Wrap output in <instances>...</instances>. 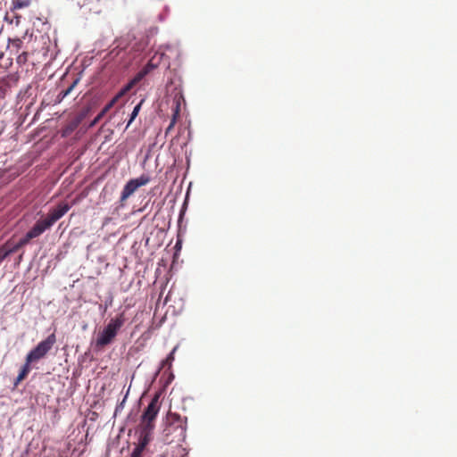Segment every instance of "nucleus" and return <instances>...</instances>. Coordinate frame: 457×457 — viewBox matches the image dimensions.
Instances as JSON below:
<instances>
[{
	"instance_id": "1",
	"label": "nucleus",
	"mask_w": 457,
	"mask_h": 457,
	"mask_svg": "<svg viewBox=\"0 0 457 457\" xmlns=\"http://www.w3.org/2000/svg\"><path fill=\"white\" fill-rule=\"evenodd\" d=\"M187 418L177 413L170 412L167 416V425L163 429V441L165 444L182 443L186 439Z\"/></svg>"
},
{
	"instance_id": "2",
	"label": "nucleus",
	"mask_w": 457,
	"mask_h": 457,
	"mask_svg": "<svg viewBox=\"0 0 457 457\" xmlns=\"http://www.w3.org/2000/svg\"><path fill=\"white\" fill-rule=\"evenodd\" d=\"M160 395L155 394L144 411L138 426L139 435L152 438L154 421L160 411Z\"/></svg>"
},
{
	"instance_id": "3",
	"label": "nucleus",
	"mask_w": 457,
	"mask_h": 457,
	"mask_svg": "<svg viewBox=\"0 0 457 457\" xmlns=\"http://www.w3.org/2000/svg\"><path fill=\"white\" fill-rule=\"evenodd\" d=\"M124 323V313H120L115 318L111 319L107 326L98 334L96 340V346L101 349L110 345L114 340Z\"/></svg>"
},
{
	"instance_id": "4",
	"label": "nucleus",
	"mask_w": 457,
	"mask_h": 457,
	"mask_svg": "<svg viewBox=\"0 0 457 457\" xmlns=\"http://www.w3.org/2000/svg\"><path fill=\"white\" fill-rule=\"evenodd\" d=\"M56 343L54 333L49 335L45 340L37 344L26 356L27 362L34 363L43 359Z\"/></svg>"
},
{
	"instance_id": "5",
	"label": "nucleus",
	"mask_w": 457,
	"mask_h": 457,
	"mask_svg": "<svg viewBox=\"0 0 457 457\" xmlns=\"http://www.w3.org/2000/svg\"><path fill=\"white\" fill-rule=\"evenodd\" d=\"M149 181V178L145 175L135 179H130L122 189L120 200L124 201L128 199L138 187L146 185Z\"/></svg>"
},
{
	"instance_id": "6",
	"label": "nucleus",
	"mask_w": 457,
	"mask_h": 457,
	"mask_svg": "<svg viewBox=\"0 0 457 457\" xmlns=\"http://www.w3.org/2000/svg\"><path fill=\"white\" fill-rule=\"evenodd\" d=\"M70 209L71 205L67 203L59 204L55 208L51 209L47 216L43 219L46 221V225L51 228L58 220L64 216Z\"/></svg>"
},
{
	"instance_id": "7",
	"label": "nucleus",
	"mask_w": 457,
	"mask_h": 457,
	"mask_svg": "<svg viewBox=\"0 0 457 457\" xmlns=\"http://www.w3.org/2000/svg\"><path fill=\"white\" fill-rule=\"evenodd\" d=\"M48 228H50V227L46 225L44 220H38L23 237V243L29 244L31 239L39 237Z\"/></svg>"
},
{
	"instance_id": "8",
	"label": "nucleus",
	"mask_w": 457,
	"mask_h": 457,
	"mask_svg": "<svg viewBox=\"0 0 457 457\" xmlns=\"http://www.w3.org/2000/svg\"><path fill=\"white\" fill-rule=\"evenodd\" d=\"M152 438L145 436L139 435L138 443L133 450L130 457H142V453L145 446L149 444Z\"/></svg>"
},
{
	"instance_id": "9",
	"label": "nucleus",
	"mask_w": 457,
	"mask_h": 457,
	"mask_svg": "<svg viewBox=\"0 0 457 457\" xmlns=\"http://www.w3.org/2000/svg\"><path fill=\"white\" fill-rule=\"evenodd\" d=\"M163 54L158 55L157 54H154L149 62L146 63V65L143 68L145 71H146V74L151 72L153 70L156 69L160 63L161 59L162 58Z\"/></svg>"
},
{
	"instance_id": "10",
	"label": "nucleus",
	"mask_w": 457,
	"mask_h": 457,
	"mask_svg": "<svg viewBox=\"0 0 457 457\" xmlns=\"http://www.w3.org/2000/svg\"><path fill=\"white\" fill-rule=\"evenodd\" d=\"M6 248L10 254L16 253L19 249L27 245V243H23V237L19 240L17 243H13L11 240L7 241L5 244Z\"/></svg>"
},
{
	"instance_id": "11",
	"label": "nucleus",
	"mask_w": 457,
	"mask_h": 457,
	"mask_svg": "<svg viewBox=\"0 0 457 457\" xmlns=\"http://www.w3.org/2000/svg\"><path fill=\"white\" fill-rule=\"evenodd\" d=\"M79 81V79H76L67 89L62 90L56 97V102L61 103L68 95H70L74 87L78 85Z\"/></svg>"
},
{
	"instance_id": "12",
	"label": "nucleus",
	"mask_w": 457,
	"mask_h": 457,
	"mask_svg": "<svg viewBox=\"0 0 457 457\" xmlns=\"http://www.w3.org/2000/svg\"><path fill=\"white\" fill-rule=\"evenodd\" d=\"M23 41L22 39L17 37L13 39H9L8 47L10 48L12 53L18 54L22 46Z\"/></svg>"
},
{
	"instance_id": "13",
	"label": "nucleus",
	"mask_w": 457,
	"mask_h": 457,
	"mask_svg": "<svg viewBox=\"0 0 457 457\" xmlns=\"http://www.w3.org/2000/svg\"><path fill=\"white\" fill-rule=\"evenodd\" d=\"M31 4V0H12V4L11 7V12H14V11L25 8L29 6Z\"/></svg>"
},
{
	"instance_id": "14",
	"label": "nucleus",
	"mask_w": 457,
	"mask_h": 457,
	"mask_svg": "<svg viewBox=\"0 0 457 457\" xmlns=\"http://www.w3.org/2000/svg\"><path fill=\"white\" fill-rule=\"evenodd\" d=\"M30 364L29 362H27V361L25 360V363L24 365L21 367V370H20V373H19V378L20 379H25L26 377L29 375V371H30Z\"/></svg>"
},
{
	"instance_id": "15",
	"label": "nucleus",
	"mask_w": 457,
	"mask_h": 457,
	"mask_svg": "<svg viewBox=\"0 0 457 457\" xmlns=\"http://www.w3.org/2000/svg\"><path fill=\"white\" fill-rule=\"evenodd\" d=\"M179 106L177 105L176 109H175V112L173 113V116H172V119L170 122V125L168 126V128L166 129V131H165V134L167 135L172 129L173 127L175 126L176 124V121H177V118L179 116Z\"/></svg>"
},
{
	"instance_id": "16",
	"label": "nucleus",
	"mask_w": 457,
	"mask_h": 457,
	"mask_svg": "<svg viewBox=\"0 0 457 457\" xmlns=\"http://www.w3.org/2000/svg\"><path fill=\"white\" fill-rule=\"evenodd\" d=\"M143 102H144V101H143V100H141V101H140V103H139V104H137L134 107V109H133V111H132V113L130 114V119H129V122H128V124H127V127H129V126L132 123V121L136 119V117L138 115V112H139V111H140V109H141V106H142Z\"/></svg>"
},
{
	"instance_id": "17",
	"label": "nucleus",
	"mask_w": 457,
	"mask_h": 457,
	"mask_svg": "<svg viewBox=\"0 0 457 457\" xmlns=\"http://www.w3.org/2000/svg\"><path fill=\"white\" fill-rule=\"evenodd\" d=\"M12 14V18L10 20L11 23H14L16 26H19L20 23H21V16L17 14L15 12H11V11L9 12L6 13V16H5V20L8 21L9 20V15Z\"/></svg>"
},
{
	"instance_id": "18",
	"label": "nucleus",
	"mask_w": 457,
	"mask_h": 457,
	"mask_svg": "<svg viewBox=\"0 0 457 457\" xmlns=\"http://www.w3.org/2000/svg\"><path fill=\"white\" fill-rule=\"evenodd\" d=\"M17 63L20 65H23L28 62V53L22 52L21 54H19L16 58Z\"/></svg>"
},
{
	"instance_id": "19",
	"label": "nucleus",
	"mask_w": 457,
	"mask_h": 457,
	"mask_svg": "<svg viewBox=\"0 0 457 457\" xmlns=\"http://www.w3.org/2000/svg\"><path fill=\"white\" fill-rule=\"evenodd\" d=\"M9 255H10V253L6 248V245H3L0 247V262H2Z\"/></svg>"
},
{
	"instance_id": "20",
	"label": "nucleus",
	"mask_w": 457,
	"mask_h": 457,
	"mask_svg": "<svg viewBox=\"0 0 457 457\" xmlns=\"http://www.w3.org/2000/svg\"><path fill=\"white\" fill-rule=\"evenodd\" d=\"M146 74V71H145L143 69L134 77V79L131 80L135 85L138 83Z\"/></svg>"
},
{
	"instance_id": "21",
	"label": "nucleus",
	"mask_w": 457,
	"mask_h": 457,
	"mask_svg": "<svg viewBox=\"0 0 457 457\" xmlns=\"http://www.w3.org/2000/svg\"><path fill=\"white\" fill-rule=\"evenodd\" d=\"M135 84L130 81L128 85H126L120 91V93L115 96L116 98H119L120 96H123L124 94H126L129 90H130L132 88V87L134 86Z\"/></svg>"
},
{
	"instance_id": "22",
	"label": "nucleus",
	"mask_w": 457,
	"mask_h": 457,
	"mask_svg": "<svg viewBox=\"0 0 457 457\" xmlns=\"http://www.w3.org/2000/svg\"><path fill=\"white\" fill-rule=\"evenodd\" d=\"M118 98L114 97L109 104H107L104 108L102 110L103 111V113H105L106 112H108L112 107V105L114 104V103L116 102Z\"/></svg>"
},
{
	"instance_id": "23",
	"label": "nucleus",
	"mask_w": 457,
	"mask_h": 457,
	"mask_svg": "<svg viewBox=\"0 0 457 457\" xmlns=\"http://www.w3.org/2000/svg\"><path fill=\"white\" fill-rule=\"evenodd\" d=\"M21 381H22V379H20L19 376H17V378L14 381V386H17Z\"/></svg>"
},
{
	"instance_id": "24",
	"label": "nucleus",
	"mask_w": 457,
	"mask_h": 457,
	"mask_svg": "<svg viewBox=\"0 0 457 457\" xmlns=\"http://www.w3.org/2000/svg\"><path fill=\"white\" fill-rule=\"evenodd\" d=\"M172 354H173V353H171L167 357V359H166V361H172V360H173V355H172Z\"/></svg>"
},
{
	"instance_id": "25",
	"label": "nucleus",
	"mask_w": 457,
	"mask_h": 457,
	"mask_svg": "<svg viewBox=\"0 0 457 457\" xmlns=\"http://www.w3.org/2000/svg\"><path fill=\"white\" fill-rule=\"evenodd\" d=\"M100 119H101V118H100L99 116H97V117L95 119V120L93 121V124H92V125L96 124V123Z\"/></svg>"
},
{
	"instance_id": "26",
	"label": "nucleus",
	"mask_w": 457,
	"mask_h": 457,
	"mask_svg": "<svg viewBox=\"0 0 457 457\" xmlns=\"http://www.w3.org/2000/svg\"><path fill=\"white\" fill-rule=\"evenodd\" d=\"M104 115V113H103V111L97 115L99 116L100 118H102L103 116Z\"/></svg>"
},
{
	"instance_id": "27",
	"label": "nucleus",
	"mask_w": 457,
	"mask_h": 457,
	"mask_svg": "<svg viewBox=\"0 0 457 457\" xmlns=\"http://www.w3.org/2000/svg\"><path fill=\"white\" fill-rule=\"evenodd\" d=\"M4 56V54L3 53H0V59H2Z\"/></svg>"
}]
</instances>
